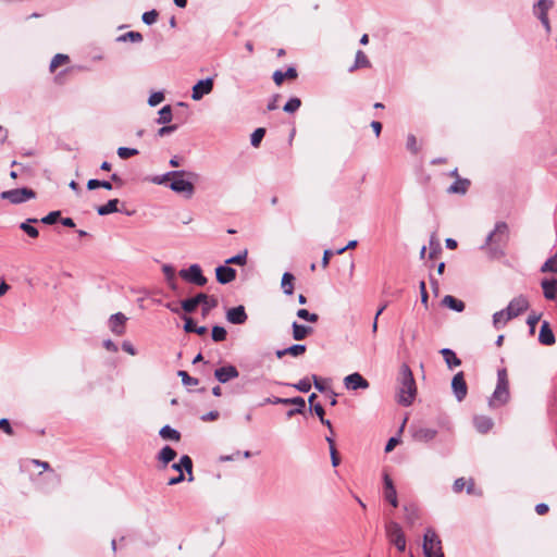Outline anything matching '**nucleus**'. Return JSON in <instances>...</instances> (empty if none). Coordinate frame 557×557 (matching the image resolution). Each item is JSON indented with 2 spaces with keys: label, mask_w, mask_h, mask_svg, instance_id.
<instances>
[{
  "label": "nucleus",
  "mask_w": 557,
  "mask_h": 557,
  "mask_svg": "<svg viewBox=\"0 0 557 557\" xmlns=\"http://www.w3.org/2000/svg\"><path fill=\"white\" fill-rule=\"evenodd\" d=\"M398 380V403L403 406H409L412 404L417 392L413 374L409 366L405 363L401 364Z\"/></svg>",
  "instance_id": "1"
},
{
  "label": "nucleus",
  "mask_w": 557,
  "mask_h": 557,
  "mask_svg": "<svg viewBox=\"0 0 557 557\" xmlns=\"http://www.w3.org/2000/svg\"><path fill=\"white\" fill-rule=\"evenodd\" d=\"M509 400V387L507 372L505 369L498 370L497 385L490 399L491 407L505 405Z\"/></svg>",
  "instance_id": "2"
},
{
  "label": "nucleus",
  "mask_w": 557,
  "mask_h": 557,
  "mask_svg": "<svg viewBox=\"0 0 557 557\" xmlns=\"http://www.w3.org/2000/svg\"><path fill=\"white\" fill-rule=\"evenodd\" d=\"M509 238V227L504 221H499L495 224L494 230L486 236L484 244L481 249L492 247L494 245H505Z\"/></svg>",
  "instance_id": "3"
},
{
  "label": "nucleus",
  "mask_w": 557,
  "mask_h": 557,
  "mask_svg": "<svg viewBox=\"0 0 557 557\" xmlns=\"http://www.w3.org/2000/svg\"><path fill=\"white\" fill-rule=\"evenodd\" d=\"M423 553L425 557H444L442 542L433 529H426L424 533Z\"/></svg>",
  "instance_id": "4"
},
{
  "label": "nucleus",
  "mask_w": 557,
  "mask_h": 557,
  "mask_svg": "<svg viewBox=\"0 0 557 557\" xmlns=\"http://www.w3.org/2000/svg\"><path fill=\"white\" fill-rule=\"evenodd\" d=\"M385 533L388 541L396 546L399 552L406 549V537L399 523L389 521L385 524Z\"/></svg>",
  "instance_id": "5"
},
{
  "label": "nucleus",
  "mask_w": 557,
  "mask_h": 557,
  "mask_svg": "<svg viewBox=\"0 0 557 557\" xmlns=\"http://www.w3.org/2000/svg\"><path fill=\"white\" fill-rule=\"evenodd\" d=\"M184 176L185 175L173 176L169 187L171 190L178 194H184L186 197L190 198L195 193L193 181L196 180L189 177L188 180H185Z\"/></svg>",
  "instance_id": "6"
},
{
  "label": "nucleus",
  "mask_w": 557,
  "mask_h": 557,
  "mask_svg": "<svg viewBox=\"0 0 557 557\" xmlns=\"http://www.w3.org/2000/svg\"><path fill=\"white\" fill-rule=\"evenodd\" d=\"M178 274L184 281L197 286H203L207 284V278L202 274V270L199 264L195 263L189 265L187 269H182Z\"/></svg>",
  "instance_id": "7"
},
{
  "label": "nucleus",
  "mask_w": 557,
  "mask_h": 557,
  "mask_svg": "<svg viewBox=\"0 0 557 557\" xmlns=\"http://www.w3.org/2000/svg\"><path fill=\"white\" fill-rule=\"evenodd\" d=\"M35 196V191L26 187L10 189L1 193L2 199L9 200L11 203L15 205L33 199Z\"/></svg>",
  "instance_id": "8"
},
{
  "label": "nucleus",
  "mask_w": 557,
  "mask_h": 557,
  "mask_svg": "<svg viewBox=\"0 0 557 557\" xmlns=\"http://www.w3.org/2000/svg\"><path fill=\"white\" fill-rule=\"evenodd\" d=\"M530 307L529 300L524 295H518L512 298L508 306L505 308L507 311V319H515L527 311Z\"/></svg>",
  "instance_id": "9"
},
{
  "label": "nucleus",
  "mask_w": 557,
  "mask_h": 557,
  "mask_svg": "<svg viewBox=\"0 0 557 557\" xmlns=\"http://www.w3.org/2000/svg\"><path fill=\"white\" fill-rule=\"evenodd\" d=\"M264 404H273V405H277V404H283V405H288V404H292V405H297V409H290L287 411V417L290 418L293 417L294 414H297V413H302L304 410H305V407H306V401L302 397H294V398H278V397H274V398H267L264 399V401L262 403V405Z\"/></svg>",
  "instance_id": "10"
},
{
  "label": "nucleus",
  "mask_w": 557,
  "mask_h": 557,
  "mask_svg": "<svg viewBox=\"0 0 557 557\" xmlns=\"http://www.w3.org/2000/svg\"><path fill=\"white\" fill-rule=\"evenodd\" d=\"M213 89V78L207 77L197 82L191 89V99L195 101L201 100L206 95H209Z\"/></svg>",
  "instance_id": "11"
},
{
  "label": "nucleus",
  "mask_w": 557,
  "mask_h": 557,
  "mask_svg": "<svg viewBox=\"0 0 557 557\" xmlns=\"http://www.w3.org/2000/svg\"><path fill=\"white\" fill-rule=\"evenodd\" d=\"M410 432L416 442L429 443L437 435V430L426 426H411Z\"/></svg>",
  "instance_id": "12"
},
{
  "label": "nucleus",
  "mask_w": 557,
  "mask_h": 557,
  "mask_svg": "<svg viewBox=\"0 0 557 557\" xmlns=\"http://www.w3.org/2000/svg\"><path fill=\"white\" fill-rule=\"evenodd\" d=\"M451 389L458 401H462L468 393V386L465 381L463 372H458L451 380Z\"/></svg>",
  "instance_id": "13"
},
{
  "label": "nucleus",
  "mask_w": 557,
  "mask_h": 557,
  "mask_svg": "<svg viewBox=\"0 0 557 557\" xmlns=\"http://www.w3.org/2000/svg\"><path fill=\"white\" fill-rule=\"evenodd\" d=\"M344 385L348 391L367 389L369 382L358 372H354L344 379Z\"/></svg>",
  "instance_id": "14"
},
{
  "label": "nucleus",
  "mask_w": 557,
  "mask_h": 557,
  "mask_svg": "<svg viewBox=\"0 0 557 557\" xmlns=\"http://www.w3.org/2000/svg\"><path fill=\"white\" fill-rule=\"evenodd\" d=\"M127 321V318L122 312L114 313L109 319V327L111 332L116 335L121 336L125 333V323Z\"/></svg>",
  "instance_id": "15"
},
{
  "label": "nucleus",
  "mask_w": 557,
  "mask_h": 557,
  "mask_svg": "<svg viewBox=\"0 0 557 557\" xmlns=\"http://www.w3.org/2000/svg\"><path fill=\"white\" fill-rule=\"evenodd\" d=\"M225 318L227 322L232 324H244L246 323L248 315L246 313L245 307L239 305L237 307L230 308L226 311Z\"/></svg>",
  "instance_id": "16"
},
{
  "label": "nucleus",
  "mask_w": 557,
  "mask_h": 557,
  "mask_svg": "<svg viewBox=\"0 0 557 557\" xmlns=\"http://www.w3.org/2000/svg\"><path fill=\"white\" fill-rule=\"evenodd\" d=\"M383 482H384V498L393 506H398V498H397V492L394 486L393 480L387 473H384L383 475Z\"/></svg>",
  "instance_id": "17"
},
{
  "label": "nucleus",
  "mask_w": 557,
  "mask_h": 557,
  "mask_svg": "<svg viewBox=\"0 0 557 557\" xmlns=\"http://www.w3.org/2000/svg\"><path fill=\"white\" fill-rule=\"evenodd\" d=\"M239 372L236 367L228 364L225 367L218 368L214 371V376L220 383H226L233 379L238 377Z\"/></svg>",
  "instance_id": "18"
},
{
  "label": "nucleus",
  "mask_w": 557,
  "mask_h": 557,
  "mask_svg": "<svg viewBox=\"0 0 557 557\" xmlns=\"http://www.w3.org/2000/svg\"><path fill=\"white\" fill-rule=\"evenodd\" d=\"M215 276H216V281L220 284H223V285L228 284L235 280L236 270L228 267V264L219 265L215 269Z\"/></svg>",
  "instance_id": "19"
},
{
  "label": "nucleus",
  "mask_w": 557,
  "mask_h": 557,
  "mask_svg": "<svg viewBox=\"0 0 557 557\" xmlns=\"http://www.w3.org/2000/svg\"><path fill=\"white\" fill-rule=\"evenodd\" d=\"M177 175H187V177L195 178V180L198 178V174L195 172H186L184 170H180V171H171V172L164 173L162 175H157L151 178V182L154 184H158V185H163V184H166L168 181H170V180L172 181L173 176H177Z\"/></svg>",
  "instance_id": "20"
},
{
  "label": "nucleus",
  "mask_w": 557,
  "mask_h": 557,
  "mask_svg": "<svg viewBox=\"0 0 557 557\" xmlns=\"http://www.w3.org/2000/svg\"><path fill=\"white\" fill-rule=\"evenodd\" d=\"M172 469L177 471L178 474L181 472H183V470H185L188 474V482H191L194 481V475H193V460L189 456L187 455H184L180 458V461L178 462H175L172 465Z\"/></svg>",
  "instance_id": "21"
},
{
  "label": "nucleus",
  "mask_w": 557,
  "mask_h": 557,
  "mask_svg": "<svg viewBox=\"0 0 557 557\" xmlns=\"http://www.w3.org/2000/svg\"><path fill=\"white\" fill-rule=\"evenodd\" d=\"M539 342L545 346H550L555 344V335L547 321H544L541 325Z\"/></svg>",
  "instance_id": "22"
},
{
  "label": "nucleus",
  "mask_w": 557,
  "mask_h": 557,
  "mask_svg": "<svg viewBox=\"0 0 557 557\" xmlns=\"http://www.w3.org/2000/svg\"><path fill=\"white\" fill-rule=\"evenodd\" d=\"M552 0H537L533 5V14L541 21L548 17V11L553 8Z\"/></svg>",
  "instance_id": "23"
},
{
  "label": "nucleus",
  "mask_w": 557,
  "mask_h": 557,
  "mask_svg": "<svg viewBox=\"0 0 557 557\" xmlns=\"http://www.w3.org/2000/svg\"><path fill=\"white\" fill-rule=\"evenodd\" d=\"M206 299L205 293H199L195 297L185 299L181 302L182 309L187 312L191 313L196 310L197 306L200 305V301Z\"/></svg>",
  "instance_id": "24"
},
{
  "label": "nucleus",
  "mask_w": 557,
  "mask_h": 557,
  "mask_svg": "<svg viewBox=\"0 0 557 557\" xmlns=\"http://www.w3.org/2000/svg\"><path fill=\"white\" fill-rule=\"evenodd\" d=\"M544 297L548 300H554L557 295V280H543L541 283Z\"/></svg>",
  "instance_id": "25"
},
{
  "label": "nucleus",
  "mask_w": 557,
  "mask_h": 557,
  "mask_svg": "<svg viewBox=\"0 0 557 557\" xmlns=\"http://www.w3.org/2000/svg\"><path fill=\"white\" fill-rule=\"evenodd\" d=\"M473 423H474L476 431L482 434L487 433L494 425L493 420L486 416L474 417Z\"/></svg>",
  "instance_id": "26"
},
{
  "label": "nucleus",
  "mask_w": 557,
  "mask_h": 557,
  "mask_svg": "<svg viewBox=\"0 0 557 557\" xmlns=\"http://www.w3.org/2000/svg\"><path fill=\"white\" fill-rule=\"evenodd\" d=\"M292 329H293V338L295 341L305 339L313 331V329L311 326L299 324L296 321L293 322Z\"/></svg>",
  "instance_id": "27"
},
{
  "label": "nucleus",
  "mask_w": 557,
  "mask_h": 557,
  "mask_svg": "<svg viewBox=\"0 0 557 557\" xmlns=\"http://www.w3.org/2000/svg\"><path fill=\"white\" fill-rule=\"evenodd\" d=\"M306 345H302V344H294L287 348H284V349H280L276 351V357L277 358H282L284 357L285 355H290V356H294V357H298V356H301L302 354L306 352Z\"/></svg>",
  "instance_id": "28"
},
{
  "label": "nucleus",
  "mask_w": 557,
  "mask_h": 557,
  "mask_svg": "<svg viewBox=\"0 0 557 557\" xmlns=\"http://www.w3.org/2000/svg\"><path fill=\"white\" fill-rule=\"evenodd\" d=\"M297 71L295 67L290 66L285 72H282L280 70L275 71L273 73V81L276 85H282L285 78L288 79H295L297 77Z\"/></svg>",
  "instance_id": "29"
},
{
  "label": "nucleus",
  "mask_w": 557,
  "mask_h": 557,
  "mask_svg": "<svg viewBox=\"0 0 557 557\" xmlns=\"http://www.w3.org/2000/svg\"><path fill=\"white\" fill-rule=\"evenodd\" d=\"M440 352L443 356L449 369L456 368L461 364V360L456 356V354L450 348H443L440 350Z\"/></svg>",
  "instance_id": "30"
},
{
  "label": "nucleus",
  "mask_w": 557,
  "mask_h": 557,
  "mask_svg": "<svg viewBox=\"0 0 557 557\" xmlns=\"http://www.w3.org/2000/svg\"><path fill=\"white\" fill-rule=\"evenodd\" d=\"M470 186V181L467 178H457L449 187L448 193L449 194H460L463 195L467 193L468 188Z\"/></svg>",
  "instance_id": "31"
},
{
  "label": "nucleus",
  "mask_w": 557,
  "mask_h": 557,
  "mask_svg": "<svg viewBox=\"0 0 557 557\" xmlns=\"http://www.w3.org/2000/svg\"><path fill=\"white\" fill-rule=\"evenodd\" d=\"M38 223V219L29 218L20 224V228L25 232L30 238H37L39 235L38 230L33 225Z\"/></svg>",
  "instance_id": "32"
},
{
  "label": "nucleus",
  "mask_w": 557,
  "mask_h": 557,
  "mask_svg": "<svg viewBox=\"0 0 557 557\" xmlns=\"http://www.w3.org/2000/svg\"><path fill=\"white\" fill-rule=\"evenodd\" d=\"M442 304L456 312H462L466 307L463 301L450 295H446L443 298Z\"/></svg>",
  "instance_id": "33"
},
{
  "label": "nucleus",
  "mask_w": 557,
  "mask_h": 557,
  "mask_svg": "<svg viewBox=\"0 0 557 557\" xmlns=\"http://www.w3.org/2000/svg\"><path fill=\"white\" fill-rule=\"evenodd\" d=\"M371 63L362 50L356 52L355 63L349 67V72H354L360 67H370Z\"/></svg>",
  "instance_id": "34"
},
{
  "label": "nucleus",
  "mask_w": 557,
  "mask_h": 557,
  "mask_svg": "<svg viewBox=\"0 0 557 557\" xmlns=\"http://www.w3.org/2000/svg\"><path fill=\"white\" fill-rule=\"evenodd\" d=\"M119 199H110L106 205L103 206H100L97 208V213L99 215H108L110 213H114V212H117L119 209H117V205H119Z\"/></svg>",
  "instance_id": "35"
},
{
  "label": "nucleus",
  "mask_w": 557,
  "mask_h": 557,
  "mask_svg": "<svg viewBox=\"0 0 557 557\" xmlns=\"http://www.w3.org/2000/svg\"><path fill=\"white\" fill-rule=\"evenodd\" d=\"M159 435L163 440H171L174 442H178L181 440V434L177 430L171 428L170 425H164L159 431Z\"/></svg>",
  "instance_id": "36"
},
{
  "label": "nucleus",
  "mask_w": 557,
  "mask_h": 557,
  "mask_svg": "<svg viewBox=\"0 0 557 557\" xmlns=\"http://www.w3.org/2000/svg\"><path fill=\"white\" fill-rule=\"evenodd\" d=\"M511 319H507V311L506 309H503V310H499L497 312H495L493 314V326L496 329V330H500L503 329L507 323L508 321H510Z\"/></svg>",
  "instance_id": "37"
},
{
  "label": "nucleus",
  "mask_w": 557,
  "mask_h": 557,
  "mask_svg": "<svg viewBox=\"0 0 557 557\" xmlns=\"http://www.w3.org/2000/svg\"><path fill=\"white\" fill-rule=\"evenodd\" d=\"M175 457L176 451L170 446H164L158 454V460L161 461L163 465H168L169 462L174 460Z\"/></svg>",
  "instance_id": "38"
},
{
  "label": "nucleus",
  "mask_w": 557,
  "mask_h": 557,
  "mask_svg": "<svg viewBox=\"0 0 557 557\" xmlns=\"http://www.w3.org/2000/svg\"><path fill=\"white\" fill-rule=\"evenodd\" d=\"M295 280L294 275L289 272H285L282 276V288L284 294L286 295H293L294 293V286L293 281Z\"/></svg>",
  "instance_id": "39"
},
{
  "label": "nucleus",
  "mask_w": 557,
  "mask_h": 557,
  "mask_svg": "<svg viewBox=\"0 0 557 557\" xmlns=\"http://www.w3.org/2000/svg\"><path fill=\"white\" fill-rule=\"evenodd\" d=\"M162 271L165 275V280L168 284L171 286V288H176V282H175V270L171 264H163Z\"/></svg>",
  "instance_id": "40"
},
{
  "label": "nucleus",
  "mask_w": 557,
  "mask_h": 557,
  "mask_svg": "<svg viewBox=\"0 0 557 557\" xmlns=\"http://www.w3.org/2000/svg\"><path fill=\"white\" fill-rule=\"evenodd\" d=\"M247 256L248 251L247 249H244L239 253L226 259L225 264L245 265L247 263Z\"/></svg>",
  "instance_id": "41"
},
{
  "label": "nucleus",
  "mask_w": 557,
  "mask_h": 557,
  "mask_svg": "<svg viewBox=\"0 0 557 557\" xmlns=\"http://www.w3.org/2000/svg\"><path fill=\"white\" fill-rule=\"evenodd\" d=\"M172 121V108L166 104L159 111V117L157 119L158 124H168Z\"/></svg>",
  "instance_id": "42"
},
{
  "label": "nucleus",
  "mask_w": 557,
  "mask_h": 557,
  "mask_svg": "<svg viewBox=\"0 0 557 557\" xmlns=\"http://www.w3.org/2000/svg\"><path fill=\"white\" fill-rule=\"evenodd\" d=\"M117 41L120 42H125V41H132V42H140L143 41V35L138 32H127L123 35H120L117 38H116Z\"/></svg>",
  "instance_id": "43"
},
{
  "label": "nucleus",
  "mask_w": 557,
  "mask_h": 557,
  "mask_svg": "<svg viewBox=\"0 0 557 557\" xmlns=\"http://www.w3.org/2000/svg\"><path fill=\"white\" fill-rule=\"evenodd\" d=\"M200 305L202 306V314L207 315L212 309H214L218 306V299L206 294V299L200 301Z\"/></svg>",
  "instance_id": "44"
},
{
  "label": "nucleus",
  "mask_w": 557,
  "mask_h": 557,
  "mask_svg": "<svg viewBox=\"0 0 557 557\" xmlns=\"http://www.w3.org/2000/svg\"><path fill=\"white\" fill-rule=\"evenodd\" d=\"M404 510L406 513L407 522L412 525L416 520L419 518L418 509L414 505H406L404 506Z\"/></svg>",
  "instance_id": "45"
},
{
  "label": "nucleus",
  "mask_w": 557,
  "mask_h": 557,
  "mask_svg": "<svg viewBox=\"0 0 557 557\" xmlns=\"http://www.w3.org/2000/svg\"><path fill=\"white\" fill-rule=\"evenodd\" d=\"M301 106V101L297 97L290 98L285 106L283 107V110L286 113H295Z\"/></svg>",
  "instance_id": "46"
},
{
  "label": "nucleus",
  "mask_w": 557,
  "mask_h": 557,
  "mask_svg": "<svg viewBox=\"0 0 557 557\" xmlns=\"http://www.w3.org/2000/svg\"><path fill=\"white\" fill-rule=\"evenodd\" d=\"M227 332L223 326L215 325L212 327L211 337L214 342H223L226 339Z\"/></svg>",
  "instance_id": "47"
},
{
  "label": "nucleus",
  "mask_w": 557,
  "mask_h": 557,
  "mask_svg": "<svg viewBox=\"0 0 557 557\" xmlns=\"http://www.w3.org/2000/svg\"><path fill=\"white\" fill-rule=\"evenodd\" d=\"M177 374L185 386H197L199 384L198 379L190 376L186 371L180 370Z\"/></svg>",
  "instance_id": "48"
},
{
  "label": "nucleus",
  "mask_w": 557,
  "mask_h": 557,
  "mask_svg": "<svg viewBox=\"0 0 557 557\" xmlns=\"http://www.w3.org/2000/svg\"><path fill=\"white\" fill-rule=\"evenodd\" d=\"M264 134H265V129L262 127L255 129L250 136L251 146L258 147L260 145L262 138L264 137Z\"/></svg>",
  "instance_id": "49"
},
{
  "label": "nucleus",
  "mask_w": 557,
  "mask_h": 557,
  "mask_svg": "<svg viewBox=\"0 0 557 557\" xmlns=\"http://www.w3.org/2000/svg\"><path fill=\"white\" fill-rule=\"evenodd\" d=\"M69 61V57L66 54L58 53L55 54L51 62H50V71L53 72L57 67H59L61 64Z\"/></svg>",
  "instance_id": "50"
},
{
  "label": "nucleus",
  "mask_w": 557,
  "mask_h": 557,
  "mask_svg": "<svg viewBox=\"0 0 557 557\" xmlns=\"http://www.w3.org/2000/svg\"><path fill=\"white\" fill-rule=\"evenodd\" d=\"M297 317L312 323H315L319 320V315L317 313H310L307 309H299L297 311Z\"/></svg>",
  "instance_id": "51"
},
{
  "label": "nucleus",
  "mask_w": 557,
  "mask_h": 557,
  "mask_svg": "<svg viewBox=\"0 0 557 557\" xmlns=\"http://www.w3.org/2000/svg\"><path fill=\"white\" fill-rule=\"evenodd\" d=\"M290 386H293L299 392L308 393L311 389V382L308 377H305L300 380L298 383L292 384Z\"/></svg>",
  "instance_id": "52"
},
{
  "label": "nucleus",
  "mask_w": 557,
  "mask_h": 557,
  "mask_svg": "<svg viewBox=\"0 0 557 557\" xmlns=\"http://www.w3.org/2000/svg\"><path fill=\"white\" fill-rule=\"evenodd\" d=\"M138 154V150L135 148H128V147H120L117 149V156L121 159H127L129 157Z\"/></svg>",
  "instance_id": "53"
},
{
  "label": "nucleus",
  "mask_w": 557,
  "mask_h": 557,
  "mask_svg": "<svg viewBox=\"0 0 557 557\" xmlns=\"http://www.w3.org/2000/svg\"><path fill=\"white\" fill-rule=\"evenodd\" d=\"M541 320V314L540 313H535V312H532L528 319H527V324L529 325L530 327V333L531 334H534L535 332V326L536 324L539 323V321Z\"/></svg>",
  "instance_id": "54"
},
{
  "label": "nucleus",
  "mask_w": 557,
  "mask_h": 557,
  "mask_svg": "<svg viewBox=\"0 0 557 557\" xmlns=\"http://www.w3.org/2000/svg\"><path fill=\"white\" fill-rule=\"evenodd\" d=\"M158 12L156 10L147 11L143 14L141 20L145 24L151 25L157 22Z\"/></svg>",
  "instance_id": "55"
},
{
  "label": "nucleus",
  "mask_w": 557,
  "mask_h": 557,
  "mask_svg": "<svg viewBox=\"0 0 557 557\" xmlns=\"http://www.w3.org/2000/svg\"><path fill=\"white\" fill-rule=\"evenodd\" d=\"M61 215V212L60 211H51L50 213H48L46 216H44L40 222L44 223V224H53L58 221V219L60 218Z\"/></svg>",
  "instance_id": "56"
},
{
  "label": "nucleus",
  "mask_w": 557,
  "mask_h": 557,
  "mask_svg": "<svg viewBox=\"0 0 557 557\" xmlns=\"http://www.w3.org/2000/svg\"><path fill=\"white\" fill-rule=\"evenodd\" d=\"M164 99V95L163 92L161 91H156L153 94L150 95L149 99H148V103L150 107H156L158 106L160 102H162Z\"/></svg>",
  "instance_id": "57"
},
{
  "label": "nucleus",
  "mask_w": 557,
  "mask_h": 557,
  "mask_svg": "<svg viewBox=\"0 0 557 557\" xmlns=\"http://www.w3.org/2000/svg\"><path fill=\"white\" fill-rule=\"evenodd\" d=\"M407 149L410 150L412 153L418 152V146H417V139L416 136L410 134L407 137Z\"/></svg>",
  "instance_id": "58"
},
{
  "label": "nucleus",
  "mask_w": 557,
  "mask_h": 557,
  "mask_svg": "<svg viewBox=\"0 0 557 557\" xmlns=\"http://www.w3.org/2000/svg\"><path fill=\"white\" fill-rule=\"evenodd\" d=\"M158 129V136L163 137L165 135H169L177 129V125H165Z\"/></svg>",
  "instance_id": "59"
},
{
  "label": "nucleus",
  "mask_w": 557,
  "mask_h": 557,
  "mask_svg": "<svg viewBox=\"0 0 557 557\" xmlns=\"http://www.w3.org/2000/svg\"><path fill=\"white\" fill-rule=\"evenodd\" d=\"M419 287H420V294H421V302L424 305L425 308H428L429 296H428V292H426L425 282L421 281Z\"/></svg>",
  "instance_id": "60"
},
{
  "label": "nucleus",
  "mask_w": 557,
  "mask_h": 557,
  "mask_svg": "<svg viewBox=\"0 0 557 557\" xmlns=\"http://www.w3.org/2000/svg\"><path fill=\"white\" fill-rule=\"evenodd\" d=\"M0 430H2L8 435L13 434V429H12L9 420L5 418L0 419Z\"/></svg>",
  "instance_id": "61"
},
{
  "label": "nucleus",
  "mask_w": 557,
  "mask_h": 557,
  "mask_svg": "<svg viewBox=\"0 0 557 557\" xmlns=\"http://www.w3.org/2000/svg\"><path fill=\"white\" fill-rule=\"evenodd\" d=\"M184 321H185L184 331L187 333H193L195 327L197 326L195 324L194 320L189 317H184Z\"/></svg>",
  "instance_id": "62"
},
{
  "label": "nucleus",
  "mask_w": 557,
  "mask_h": 557,
  "mask_svg": "<svg viewBox=\"0 0 557 557\" xmlns=\"http://www.w3.org/2000/svg\"><path fill=\"white\" fill-rule=\"evenodd\" d=\"M122 349L132 356H135L137 352L133 344L128 341L122 343Z\"/></svg>",
  "instance_id": "63"
},
{
  "label": "nucleus",
  "mask_w": 557,
  "mask_h": 557,
  "mask_svg": "<svg viewBox=\"0 0 557 557\" xmlns=\"http://www.w3.org/2000/svg\"><path fill=\"white\" fill-rule=\"evenodd\" d=\"M465 485H466L465 479L459 478V479L455 480L453 490L455 493H460L463 490Z\"/></svg>",
  "instance_id": "64"
}]
</instances>
